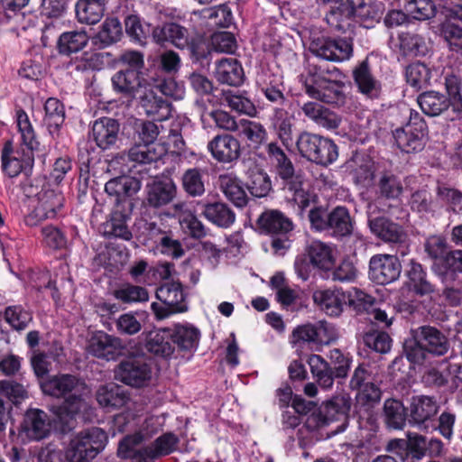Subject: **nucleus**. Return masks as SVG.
I'll return each mask as SVG.
<instances>
[{
  "label": "nucleus",
  "mask_w": 462,
  "mask_h": 462,
  "mask_svg": "<svg viewBox=\"0 0 462 462\" xmlns=\"http://www.w3.org/2000/svg\"><path fill=\"white\" fill-rule=\"evenodd\" d=\"M113 60V54L111 52L84 51L80 56H75L69 60L68 69L81 73L101 70L105 66L110 65Z\"/></svg>",
  "instance_id": "32"
},
{
  "label": "nucleus",
  "mask_w": 462,
  "mask_h": 462,
  "mask_svg": "<svg viewBox=\"0 0 462 462\" xmlns=\"http://www.w3.org/2000/svg\"><path fill=\"white\" fill-rule=\"evenodd\" d=\"M295 145L300 157L318 165L328 166L338 157V148L333 140L309 131L298 134Z\"/></svg>",
  "instance_id": "6"
},
{
  "label": "nucleus",
  "mask_w": 462,
  "mask_h": 462,
  "mask_svg": "<svg viewBox=\"0 0 462 462\" xmlns=\"http://www.w3.org/2000/svg\"><path fill=\"white\" fill-rule=\"evenodd\" d=\"M261 235L271 237V249L276 255H284L291 248L295 225L291 217L279 209H265L257 220Z\"/></svg>",
  "instance_id": "4"
},
{
  "label": "nucleus",
  "mask_w": 462,
  "mask_h": 462,
  "mask_svg": "<svg viewBox=\"0 0 462 462\" xmlns=\"http://www.w3.org/2000/svg\"><path fill=\"white\" fill-rule=\"evenodd\" d=\"M310 51L318 58L329 61H342L346 59V40L317 38L311 41Z\"/></svg>",
  "instance_id": "27"
},
{
  "label": "nucleus",
  "mask_w": 462,
  "mask_h": 462,
  "mask_svg": "<svg viewBox=\"0 0 462 462\" xmlns=\"http://www.w3.org/2000/svg\"><path fill=\"white\" fill-rule=\"evenodd\" d=\"M187 45L184 50L188 51L193 63H199L201 66L209 63L212 48L210 42L204 35L198 33L189 36Z\"/></svg>",
  "instance_id": "47"
},
{
  "label": "nucleus",
  "mask_w": 462,
  "mask_h": 462,
  "mask_svg": "<svg viewBox=\"0 0 462 462\" xmlns=\"http://www.w3.org/2000/svg\"><path fill=\"white\" fill-rule=\"evenodd\" d=\"M41 388L45 394L54 397H64L65 402L58 414L61 421L67 422L85 411L88 403L85 397L89 393L86 383L72 374H58L41 382Z\"/></svg>",
  "instance_id": "1"
},
{
  "label": "nucleus",
  "mask_w": 462,
  "mask_h": 462,
  "mask_svg": "<svg viewBox=\"0 0 462 462\" xmlns=\"http://www.w3.org/2000/svg\"><path fill=\"white\" fill-rule=\"evenodd\" d=\"M132 200H125L123 203H116L109 219L105 224V235L107 236H115L125 241L132 239L133 235L128 228L127 222L131 219Z\"/></svg>",
  "instance_id": "17"
},
{
  "label": "nucleus",
  "mask_w": 462,
  "mask_h": 462,
  "mask_svg": "<svg viewBox=\"0 0 462 462\" xmlns=\"http://www.w3.org/2000/svg\"><path fill=\"white\" fill-rule=\"evenodd\" d=\"M141 189V181L136 178L121 176L111 179L105 185V191L110 197H115L116 203L131 200V197Z\"/></svg>",
  "instance_id": "34"
},
{
  "label": "nucleus",
  "mask_w": 462,
  "mask_h": 462,
  "mask_svg": "<svg viewBox=\"0 0 462 462\" xmlns=\"http://www.w3.org/2000/svg\"><path fill=\"white\" fill-rule=\"evenodd\" d=\"M156 297L163 306L156 302L152 304L155 318H168L187 310L183 287L180 282L172 281L161 285L156 291Z\"/></svg>",
  "instance_id": "13"
},
{
  "label": "nucleus",
  "mask_w": 462,
  "mask_h": 462,
  "mask_svg": "<svg viewBox=\"0 0 462 462\" xmlns=\"http://www.w3.org/2000/svg\"><path fill=\"white\" fill-rule=\"evenodd\" d=\"M411 335L413 339L429 354L444 356L449 349V343L446 336L434 327L420 326L411 329Z\"/></svg>",
  "instance_id": "20"
},
{
  "label": "nucleus",
  "mask_w": 462,
  "mask_h": 462,
  "mask_svg": "<svg viewBox=\"0 0 462 462\" xmlns=\"http://www.w3.org/2000/svg\"><path fill=\"white\" fill-rule=\"evenodd\" d=\"M382 391L375 383L365 384L357 389L356 394L355 409L356 412H365L370 415V411L379 403Z\"/></svg>",
  "instance_id": "48"
},
{
  "label": "nucleus",
  "mask_w": 462,
  "mask_h": 462,
  "mask_svg": "<svg viewBox=\"0 0 462 462\" xmlns=\"http://www.w3.org/2000/svg\"><path fill=\"white\" fill-rule=\"evenodd\" d=\"M215 78L220 84L238 87L245 79L242 64L234 58H225L217 61Z\"/></svg>",
  "instance_id": "35"
},
{
  "label": "nucleus",
  "mask_w": 462,
  "mask_h": 462,
  "mask_svg": "<svg viewBox=\"0 0 462 462\" xmlns=\"http://www.w3.org/2000/svg\"><path fill=\"white\" fill-rule=\"evenodd\" d=\"M172 342L180 349L191 351L197 348L199 332L197 328L188 326H178L172 332Z\"/></svg>",
  "instance_id": "58"
},
{
  "label": "nucleus",
  "mask_w": 462,
  "mask_h": 462,
  "mask_svg": "<svg viewBox=\"0 0 462 462\" xmlns=\"http://www.w3.org/2000/svg\"><path fill=\"white\" fill-rule=\"evenodd\" d=\"M198 208L212 225L220 228H228L236 221V213L225 202L202 200L198 202Z\"/></svg>",
  "instance_id": "22"
},
{
  "label": "nucleus",
  "mask_w": 462,
  "mask_h": 462,
  "mask_svg": "<svg viewBox=\"0 0 462 462\" xmlns=\"http://www.w3.org/2000/svg\"><path fill=\"white\" fill-rule=\"evenodd\" d=\"M189 30L175 22H166L152 30L154 42L161 45L171 44L180 50L188 46Z\"/></svg>",
  "instance_id": "23"
},
{
  "label": "nucleus",
  "mask_w": 462,
  "mask_h": 462,
  "mask_svg": "<svg viewBox=\"0 0 462 462\" xmlns=\"http://www.w3.org/2000/svg\"><path fill=\"white\" fill-rule=\"evenodd\" d=\"M261 92L265 98L274 104L282 106L286 101L284 96V86L280 76L269 74L265 75V79L259 83Z\"/></svg>",
  "instance_id": "57"
},
{
  "label": "nucleus",
  "mask_w": 462,
  "mask_h": 462,
  "mask_svg": "<svg viewBox=\"0 0 462 462\" xmlns=\"http://www.w3.org/2000/svg\"><path fill=\"white\" fill-rule=\"evenodd\" d=\"M144 113L153 120L162 121L171 116V104L165 98L157 96L153 89H141L137 97Z\"/></svg>",
  "instance_id": "28"
},
{
  "label": "nucleus",
  "mask_w": 462,
  "mask_h": 462,
  "mask_svg": "<svg viewBox=\"0 0 462 462\" xmlns=\"http://www.w3.org/2000/svg\"><path fill=\"white\" fill-rule=\"evenodd\" d=\"M402 273V264L397 255L378 254L369 262V276L378 284H388L396 281Z\"/></svg>",
  "instance_id": "15"
},
{
  "label": "nucleus",
  "mask_w": 462,
  "mask_h": 462,
  "mask_svg": "<svg viewBox=\"0 0 462 462\" xmlns=\"http://www.w3.org/2000/svg\"><path fill=\"white\" fill-rule=\"evenodd\" d=\"M375 299L364 291L352 287L348 290V309L356 315H374V318H387L384 311L377 306Z\"/></svg>",
  "instance_id": "31"
},
{
  "label": "nucleus",
  "mask_w": 462,
  "mask_h": 462,
  "mask_svg": "<svg viewBox=\"0 0 462 462\" xmlns=\"http://www.w3.org/2000/svg\"><path fill=\"white\" fill-rule=\"evenodd\" d=\"M64 197L52 189L44 191L39 198L38 206L34 209L39 219L54 218L63 207Z\"/></svg>",
  "instance_id": "46"
},
{
  "label": "nucleus",
  "mask_w": 462,
  "mask_h": 462,
  "mask_svg": "<svg viewBox=\"0 0 462 462\" xmlns=\"http://www.w3.org/2000/svg\"><path fill=\"white\" fill-rule=\"evenodd\" d=\"M317 3L330 5V9L326 15L327 23L335 31L345 32L346 26V4H344L341 0H317Z\"/></svg>",
  "instance_id": "56"
},
{
  "label": "nucleus",
  "mask_w": 462,
  "mask_h": 462,
  "mask_svg": "<svg viewBox=\"0 0 462 462\" xmlns=\"http://www.w3.org/2000/svg\"><path fill=\"white\" fill-rule=\"evenodd\" d=\"M207 173L199 168H190L181 177L183 190L190 197H200L205 193Z\"/></svg>",
  "instance_id": "51"
},
{
  "label": "nucleus",
  "mask_w": 462,
  "mask_h": 462,
  "mask_svg": "<svg viewBox=\"0 0 462 462\" xmlns=\"http://www.w3.org/2000/svg\"><path fill=\"white\" fill-rule=\"evenodd\" d=\"M44 111V122L52 139H55L66 118L64 105L56 97H49L45 101Z\"/></svg>",
  "instance_id": "41"
},
{
  "label": "nucleus",
  "mask_w": 462,
  "mask_h": 462,
  "mask_svg": "<svg viewBox=\"0 0 462 462\" xmlns=\"http://www.w3.org/2000/svg\"><path fill=\"white\" fill-rule=\"evenodd\" d=\"M239 133L246 140L248 146L254 150L259 149L268 137L267 131L261 123L245 119L240 121Z\"/></svg>",
  "instance_id": "49"
},
{
  "label": "nucleus",
  "mask_w": 462,
  "mask_h": 462,
  "mask_svg": "<svg viewBox=\"0 0 462 462\" xmlns=\"http://www.w3.org/2000/svg\"><path fill=\"white\" fill-rule=\"evenodd\" d=\"M212 158L219 163H233L241 156V143L230 134H217L208 143Z\"/></svg>",
  "instance_id": "18"
},
{
  "label": "nucleus",
  "mask_w": 462,
  "mask_h": 462,
  "mask_svg": "<svg viewBox=\"0 0 462 462\" xmlns=\"http://www.w3.org/2000/svg\"><path fill=\"white\" fill-rule=\"evenodd\" d=\"M306 252V256L319 277L325 280L346 281V270L343 268L346 260L344 259L342 264L336 268L332 248L327 244L319 240L312 241L308 245Z\"/></svg>",
  "instance_id": "7"
},
{
  "label": "nucleus",
  "mask_w": 462,
  "mask_h": 462,
  "mask_svg": "<svg viewBox=\"0 0 462 462\" xmlns=\"http://www.w3.org/2000/svg\"><path fill=\"white\" fill-rule=\"evenodd\" d=\"M151 374V368L140 357H130L122 361L115 371L118 381L134 387L143 385L150 380Z\"/></svg>",
  "instance_id": "16"
},
{
  "label": "nucleus",
  "mask_w": 462,
  "mask_h": 462,
  "mask_svg": "<svg viewBox=\"0 0 462 462\" xmlns=\"http://www.w3.org/2000/svg\"><path fill=\"white\" fill-rule=\"evenodd\" d=\"M372 233L385 243L392 245L396 254L405 256L410 253V240L404 228L391 219L379 217L369 220Z\"/></svg>",
  "instance_id": "12"
},
{
  "label": "nucleus",
  "mask_w": 462,
  "mask_h": 462,
  "mask_svg": "<svg viewBox=\"0 0 462 462\" xmlns=\"http://www.w3.org/2000/svg\"><path fill=\"white\" fill-rule=\"evenodd\" d=\"M399 51L404 57L424 55L427 51L425 40L418 33L403 32L398 35Z\"/></svg>",
  "instance_id": "52"
},
{
  "label": "nucleus",
  "mask_w": 462,
  "mask_h": 462,
  "mask_svg": "<svg viewBox=\"0 0 462 462\" xmlns=\"http://www.w3.org/2000/svg\"><path fill=\"white\" fill-rule=\"evenodd\" d=\"M128 258L126 248L123 245H109L98 253L95 258L98 265L109 272L119 271Z\"/></svg>",
  "instance_id": "43"
},
{
  "label": "nucleus",
  "mask_w": 462,
  "mask_h": 462,
  "mask_svg": "<svg viewBox=\"0 0 462 462\" xmlns=\"http://www.w3.org/2000/svg\"><path fill=\"white\" fill-rule=\"evenodd\" d=\"M345 75L336 66L322 69L321 65L314 66L304 80L306 94L314 99L336 106L346 103L343 91Z\"/></svg>",
  "instance_id": "2"
},
{
  "label": "nucleus",
  "mask_w": 462,
  "mask_h": 462,
  "mask_svg": "<svg viewBox=\"0 0 462 462\" xmlns=\"http://www.w3.org/2000/svg\"><path fill=\"white\" fill-rule=\"evenodd\" d=\"M409 266L410 269L407 271V275L410 288L420 295L432 292L434 285L427 279V274L421 264L411 260Z\"/></svg>",
  "instance_id": "53"
},
{
  "label": "nucleus",
  "mask_w": 462,
  "mask_h": 462,
  "mask_svg": "<svg viewBox=\"0 0 462 462\" xmlns=\"http://www.w3.org/2000/svg\"><path fill=\"white\" fill-rule=\"evenodd\" d=\"M410 120L393 132L394 144L403 152L421 151L427 135V124L417 112L409 109Z\"/></svg>",
  "instance_id": "9"
},
{
  "label": "nucleus",
  "mask_w": 462,
  "mask_h": 462,
  "mask_svg": "<svg viewBox=\"0 0 462 462\" xmlns=\"http://www.w3.org/2000/svg\"><path fill=\"white\" fill-rule=\"evenodd\" d=\"M246 188L252 196L266 197L272 189V182L268 174L263 170L253 169L247 172Z\"/></svg>",
  "instance_id": "55"
},
{
  "label": "nucleus",
  "mask_w": 462,
  "mask_h": 462,
  "mask_svg": "<svg viewBox=\"0 0 462 462\" xmlns=\"http://www.w3.org/2000/svg\"><path fill=\"white\" fill-rule=\"evenodd\" d=\"M97 401L107 411L120 409L130 402L124 389L116 384L103 385L97 392Z\"/></svg>",
  "instance_id": "38"
},
{
  "label": "nucleus",
  "mask_w": 462,
  "mask_h": 462,
  "mask_svg": "<svg viewBox=\"0 0 462 462\" xmlns=\"http://www.w3.org/2000/svg\"><path fill=\"white\" fill-rule=\"evenodd\" d=\"M383 12V5L373 0H348V18L353 17L365 27L378 21Z\"/></svg>",
  "instance_id": "26"
},
{
  "label": "nucleus",
  "mask_w": 462,
  "mask_h": 462,
  "mask_svg": "<svg viewBox=\"0 0 462 462\" xmlns=\"http://www.w3.org/2000/svg\"><path fill=\"white\" fill-rule=\"evenodd\" d=\"M383 415L386 426L393 430L403 429L409 419L402 402L395 399H387L384 402Z\"/></svg>",
  "instance_id": "50"
},
{
  "label": "nucleus",
  "mask_w": 462,
  "mask_h": 462,
  "mask_svg": "<svg viewBox=\"0 0 462 462\" xmlns=\"http://www.w3.org/2000/svg\"><path fill=\"white\" fill-rule=\"evenodd\" d=\"M89 36L87 32L72 30L62 32L57 41V50L60 54L70 56L81 51L88 43Z\"/></svg>",
  "instance_id": "40"
},
{
  "label": "nucleus",
  "mask_w": 462,
  "mask_h": 462,
  "mask_svg": "<svg viewBox=\"0 0 462 462\" xmlns=\"http://www.w3.org/2000/svg\"><path fill=\"white\" fill-rule=\"evenodd\" d=\"M205 17L210 25L219 28H228L234 20L233 13L227 4H222L205 10Z\"/></svg>",
  "instance_id": "62"
},
{
  "label": "nucleus",
  "mask_w": 462,
  "mask_h": 462,
  "mask_svg": "<svg viewBox=\"0 0 462 462\" xmlns=\"http://www.w3.org/2000/svg\"><path fill=\"white\" fill-rule=\"evenodd\" d=\"M438 411L439 405L434 398L426 395L414 396L410 405L408 421L419 430H435L437 429L436 415Z\"/></svg>",
  "instance_id": "14"
},
{
  "label": "nucleus",
  "mask_w": 462,
  "mask_h": 462,
  "mask_svg": "<svg viewBox=\"0 0 462 462\" xmlns=\"http://www.w3.org/2000/svg\"><path fill=\"white\" fill-rule=\"evenodd\" d=\"M178 440L173 433H165L150 446L135 448L130 458L139 459L141 462H154L160 457L171 453L176 448Z\"/></svg>",
  "instance_id": "25"
},
{
  "label": "nucleus",
  "mask_w": 462,
  "mask_h": 462,
  "mask_svg": "<svg viewBox=\"0 0 462 462\" xmlns=\"http://www.w3.org/2000/svg\"><path fill=\"white\" fill-rule=\"evenodd\" d=\"M120 131L117 119L103 116L94 121L90 136L101 150H110L116 146Z\"/></svg>",
  "instance_id": "19"
},
{
  "label": "nucleus",
  "mask_w": 462,
  "mask_h": 462,
  "mask_svg": "<svg viewBox=\"0 0 462 462\" xmlns=\"http://www.w3.org/2000/svg\"><path fill=\"white\" fill-rule=\"evenodd\" d=\"M148 351L156 356L169 357L173 354L172 336L170 329H156L149 332L146 338Z\"/></svg>",
  "instance_id": "44"
},
{
  "label": "nucleus",
  "mask_w": 462,
  "mask_h": 462,
  "mask_svg": "<svg viewBox=\"0 0 462 462\" xmlns=\"http://www.w3.org/2000/svg\"><path fill=\"white\" fill-rule=\"evenodd\" d=\"M377 188L380 196L388 199H398L403 191L401 180L391 172H383L380 176Z\"/></svg>",
  "instance_id": "60"
},
{
  "label": "nucleus",
  "mask_w": 462,
  "mask_h": 462,
  "mask_svg": "<svg viewBox=\"0 0 462 462\" xmlns=\"http://www.w3.org/2000/svg\"><path fill=\"white\" fill-rule=\"evenodd\" d=\"M407 12L416 20H429L435 16L436 6L432 0H408Z\"/></svg>",
  "instance_id": "64"
},
{
  "label": "nucleus",
  "mask_w": 462,
  "mask_h": 462,
  "mask_svg": "<svg viewBox=\"0 0 462 462\" xmlns=\"http://www.w3.org/2000/svg\"><path fill=\"white\" fill-rule=\"evenodd\" d=\"M15 123L21 134L22 145L29 150L41 152L42 144L34 127L26 111L20 106L15 108Z\"/></svg>",
  "instance_id": "39"
},
{
  "label": "nucleus",
  "mask_w": 462,
  "mask_h": 462,
  "mask_svg": "<svg viewBox=\"0 0 462 462\" xmlns=\"http://www.w3.org/2000/svg\"><path fill=\"white\" fill-rule=\"evenodd\" d=\"M176 194V186L172 180L153 181L149 186L147 192V203L153 208H159L170 203Z\"/></svg>",
  "instance_id": "45"
},
{
  "label": "nucleus",
  "mask_w": 462,
  "mask_h": 462,
  "mask_svg": "<svg viewBox=\"0 0 462 462\" xmlns=\"http://www.w3.org/2000/svg\"><path fill=\"white\" fill-rule=\"evenodd\" d=\"M111 82L116 93L128 99H134L141 92L145 84V79L141 73L134 69H120L113 75Z\"/></svg>",
  "instance_id": "24"
},
{
  "label": "nucleus",
  "mask_w": 462,
  "mask_h": 462,
  "mask_svg": "<svg viewBox=\"0 0 462 462\" xmlns=\"http://www.w3.org/2000/svg\"><path fill=\"white\" fill-rule=\"evenodd\" d=\"M300 108L307 118L326 129H336L340 124V118L336 113L318 102H306Z\"/></svg>",
  "instance_id": "36"
},
{
  "label": "nucleus",
  "mask_w": 462,
  "mask_h": 462,
  "mask_svg": "<svg viewBox=\"0 0 462 462\" xmlns=\"http://www.w3.org/2000/svg\"><path fill=\"white\" fill-rule=\"evenodd\" d=\"M135 143L153 145L159 135L158 125L152 121L136 119L134 123Z\"/></svg>",
  "instance_id": "61"
},
{
  "label": "nucleus",
  "mask_w": 462,
  "mask_h": 462,
  "mask_svg": "<svg viewBox=\"0 0 462 462\" xmlns=\"http://www.w3.org/2000/svg\"><path fill=\"white\" fill-rule=\"evenodd\" d=\"M313 300L328 316H338L343 310L340 299L330 291H316Z\"/></svg>",
  "instance_id": "59"
},
{
  "label": "nucleus",
  "mask_w": 462,
  "mask_h": 462,
  "mask_svg": "<svg viewBox=\"0 0 462 462\" xmlns=\"http://www.w3.org/2000/svg\"><path fill=\"white\" fill-rule=\"evenodd\" d=\"M124 346L119 338L104 332L96 333L90 339L88 352L97 358L114 360L122 354Z\"/></svg>",
  "instance_id": "29"
},
{
  "label": "nucleus",
  "mask_w": 462,
  "mask_h": 462,
  "mask_svg": "<svg viewBox=\"0 0 462 462\" xmlns=\"http://www.w3.org/2000/svg\"><path fill=\"white\" fill-rule=\"evenodd\" d=\"M22 428L28 439L41 440L49 435L51 423L43 411L32 409L25 413Z\"/></svg>",
  "instance_id": "30"
},
{
  "label": "nucleus",
  "mask_w": 462,
  "mask_h": 462,
  "mask_svg": "<svg viewBox=\"0 0 462 462\" xmlns=\"http://www.w3.org/2000/svg\"><path fill=\"white\" fill-rule=\"evenodd\" d=\"M106 433L100 428L93 427L71 437L64 448V456L69 462H90L106 447Z\"/></svg>",
  "instance_id": "5"
},
{
  "label": "nucleus",
  "mask_w": 462,
  "mask_h": 462,
  "mask_svg": "<svg viewBox=\"0 0 462 462\" xmlns=\"http://www.w3.org/2000/svg\"><path fill=\"white\" fill-rule=\"evenodd\" d=\"M34 152L23 147L14 151L11 141L5 143L1 152V170L10 179L18 177L21 173L29 177L34 166Z\"/></svg>",
  "instance_id": "10"
},
{
  "label": "nucleus",
  "mask_w": 462,
  "mask_h": 462,
  "mask_svg": "<svg viewBox=\"0 0 462 462\" xmlns=\"http://www.w3.org/2000/svg\"><path fill=\"white\" fill-rule=\"evenodd\" d=\"M162 426V419L158 416L148 417L142 429L133 435H128L119 443L118 455L123 458L131 457L135 448H139V445L151 438L156 433Z\"/></svg>",
  "instance_id": "21"
},
{
  "label": "nucleus",
  "mask_w": 462,
  "mask_h": 462,
  "mask_svg": "<svg viewBox=\"0 0 462 462\" xmlns=\"http://www.w3.org/2000/svg\"><path fill=\"white\" fill-rule=\"evenodd\" d=\"M293 118L290 116L288 111L283 108L274 109L272 127L282 144L287 149L293 144Z\"/></svg>",
  "instance_id": "42"
},
{
  "label": "nucleus",
  "mask_w": 462,
  "mask_h": 462,
  "mask_svg": "<svg viewBox=\"0 0 462 462\" xmlns=\"http://www.w3.org/2000/svg\"><path fill=\"white\" fill-rule=\"evenodd\" d=\"M308 217L312 230L331 231L335 237L346 236V208L345 207L338 206L330 212L321 206L314 207L310 210Z\"/></svg>",
  "instance_id": "11"
},
{
  "label": "nucleus",
  "mask_w": 462,
  "mask_h": 462,
  "mask_svg": "<svg viewBox=\"0 0 462 462\" xmlns=\"http://www.w3.org/2000/svg\"><path fill=\"white\" fill-rule=\"evenodd\" d=\"M274 169L275 182L284 192L288 200L293 201L303 213L311 203L316 202L317 196L303 188L304 176L296 171L291 158L285 154L271 162Z\"/></svg>",
  "instance_id": "3"
},
{
  "label": "nucleus",
  "mask_w": 462,
  "mask_h": 462,
  "mask_svg": "<svg viewBox=\"0 0 462 462\" xmlns=\"http://www.w3.org/2000/svg\"><path fill=\"white\" fill-rule=\"evenodd\" d=\"M123 36L121 22L117 17H106L99 30L91 37L92 45L97 50L106 49L118 42Z\"/></svg>",
  "instance_id": "33"
},
{
  "label": "nucleus",
  "mask_w": 462,
  "mask_h": 462,
  "mask_svg": "<svg viewBox=\"0 0 462 462\" xmlns=\"http://www.w3.org/2000/svg\"><path fill=\"white\" fill-rule=\"evenodd\" d=\"M429 69L420 62L409 65L406 68V81L416 89L425 87L430 79Z\"/></svg>",
  "instance_id": "63"
},
{
  "label": "nucleus",
  "mask_w": 462,
  "mask_h": 462,
  "mask_svg": "<svg viewBox=\"0 0 462 462\" xmlns=\"http://www.w3.org/2000/svg\"><path fill=\"white\" fill-rule=\"evenodd\" d=\"M106 7L90 0H78L75 13L78 21L86 24L97 23L104 15Z\"/></svg>",
  "instance_id": "54"
},
{
  "label": "nucleus",
  "mask_w": 462,
  "mask_h": 462,
  "mask_svg": "<svg viewBox=\"0 0 462 462\" xmlns=\"http://www.w3.org/2000/svg\"><path fill=\"white\" fill-rule=\"evenodd\" d=\"M417 102L422 112L429 116L446 115L451 121L462 117L460 95H455L452 101L447 94L431 90L420 94Z\"/></svg>",
  "instance_id": "8"
},
{
  "label": "nucleus",
  "mask_w": 462,
  "mask_h": 462,
  "mask_svg": "<svg viewBox=\"0 0 462 462\" xmlns=\"http://www.w3.org/2000/svg\"><path fill=\"white\" fill-rule=\"evenodd\" d=\"M353 78L359 91L369 98H376L381 92V84L371 73L368 60H364L353 70Z\"/></svg>",
  "instance_id": "37"
}]
</instances>
